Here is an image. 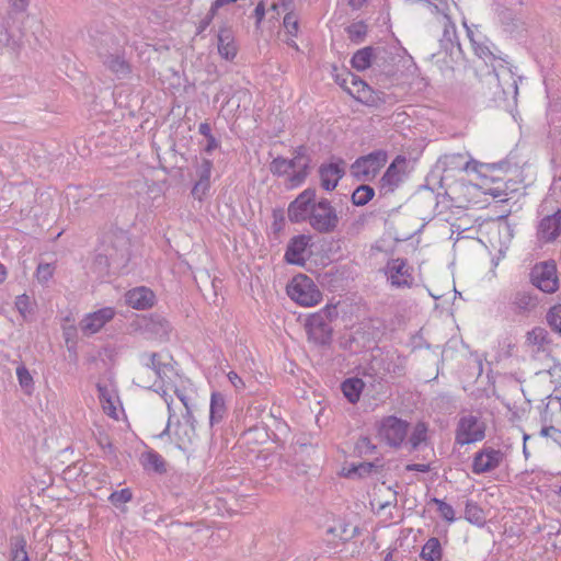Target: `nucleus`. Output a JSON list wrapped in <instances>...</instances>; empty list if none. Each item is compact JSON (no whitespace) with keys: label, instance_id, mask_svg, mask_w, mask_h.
I'll return each instance as SVG.
<instances>
[{"label":"nucleus","instance_id":"obj_1","mask_svg":"<svg viewBox=\"0 0 561 561\" xmlns=\"http://www.w3.org/2000/svg\"><path fill=\"white\" fill-rule=\"evenodd\" d=\"M336 318L335 306H327L309 316L305 323L308 341L319 347H330L333 341L332 321Z\"/></svg>","mask_w":561,"mask_h":561},{"label":"nucleus","instance_id":"obj_2","mask_svg":"<svg viewBox=\"0 0 561 561\" xmlns=\"http://www.w3.org/2000/svg\"><path fill=\"white\" fill-rule=\"evenodd\" d=\"M100 250L115 263V270L124 268L130 259V239L124 230H111L102 238Z\"/></svg>","mask_w":561,"mask_h":561},{"label":"nucleus","instance_id":"obj_3","mask_svg":"<svg viewBox=\"0 0 561 561\" xmlns=\"http://www.w3.org/2000/svg\"><path fill=\"white\" fill-rule=\"evenodd\" d=\"M144 369L138 373V385L144 388H151L158 380L171 379L170 373L173 368L170 364L161 360V355L154 352H145L140 355Z\"/></svg>","mask_w":561,"mask_h":561},{"label":"nucleus","instance_id":"obj_4","mask_svg":"<svg viewBox=\"0 0 561 561\" xmlns=\"http://www.w3.org/2000/svg\"><path fill=\"white\" fill-rule=\"evenodd\" d=\"M388 160V153L383 149L375 150L368 154L358 157L350 168L352 176L360 182L373 181Z\"/></svg>","mask_w":561,"mask_h":561},{"label":"nucleus","instance_id":"obj_5","mask_svg":"<svg viewBox=\"0 0 561 561\" xmlns=\"http://www.w3.org/2000/svg\"><path fill=\"white\" fill-rule=\"evenodd\" d=\"M288 296L297 304L312 307L322 299V294L313 280L307 275L295 276L287 286Z\"/></svg>","mask_w":561,"mask_h":561},{"label":"nucleus","instance_id":"obj_6","mask_svg":"<svg viewBox=\"0 0 561 561\" xmlns=\"http://www.w3.org/2000/svg\"><path fill=\"white\" fill-rule=\"evenodd\" d=\"M529 280L533 286L542 293H556L559 289V277L556 261L547 260L536 263L530 268Z\"/></svg>","mask_w":561,"mask_h":561},{"label":"nucleus","instance_id":"obj_7","mask_svg":"<svg viewBox=\"0 0 561 561\" xmlns=\"http://www.w3.org/2000/svg\"><path fill=\"white\" fill-rule=\"evenodd\" d=\"M96 54L102 65L117 78L122 79L130 75L131 66L125 57V50L119 41L98 50Z\"/></svg>","mask_w":561,"mask_h":561},{"label":"nucleus","instance_id":"obj_8","mask_svg":"<svg viewBox=\"0 0 561 561\" xmlns=\"http://www.w3.org/2000/svg\"><path fill=\"white\" fill-rule=\"evenodd\" d=\"M308 222L316 231L330 233L336 229L339 216L331 202L327 198H321L313 205Z\"/></svg>","mask_w":561,"mask_h":561},{"label":"nucleus","instance_id":"obj_9","mask_svg":"<svg viewBox=\"0 0 561 561\" xmlns=\"http://www.w3.org/2000/svg\"><path fill=\"white\" fill-rule=\"evenodd\" d=\"M377 430L381 440L390 447L399 448L407 438L409 423L396 415H388L381 419Z\"/></svg>","mask_w":561,"mask_h":561},{"label":"nucleus","instance_id":"obj_10","mask_svg":"<svg viewBox=\"0 0 561 561\" xmlns=\"http://www.w3.org/2000/svg\"><path fill=\"white\" fill-rule=\"evenodd\" d=\"M405 158L397 156L394 160L389 164L385 173L379 180V194L380 196H389L394 193L397 188L403 183L404 180V167Z\"/></svg>","mask_w":561,"mask_h":561},{"label":"nucleus","instance_id":"obj_11","mask_svg":"<svg viewBox=\"0 0 561 561\" xmlns=\"http://www.w3.org/2000/svg\"><path fill=\"white\" fill-rule=\"evenodd\" d=\"M485 436L484 424L474 415L460 417L456 428V443L463 446L480 442Z\"/></svg>","mask_w":561,"mask_h":561},{"label":"nucleus","instance_id":"obj_12","mask_svg":"<svg viewBox=\"0 0 561 561\" xmlns=\"http://www.w3.org/2000/svg\"><path fill=\"white\" fill-rule=\"evenodd\" d=\"M196 420L191 410L182 414V420H178L173 430V438L179 449L187 451L197 440Z\"/></svg>","mask_w":561,"mask_h":561},{"label":"nucleus","instance_id":"obj_13","mask_svg":"<svg viewBox=\"0 0 561 561\" xmlns=\"http://www.w3.org/2000/svg\"><path fill=\"white\" fill-rule=\"evenodd\" d=\"M316 204V190L306 188L288 206L287 215L291 222L309 221L313 205Z\"/></svg>","mask_w":561,"mask_h":561},{"label":"nucleus","instance_id":"obj_14","mask_svg":"<svg viewBox=\"0 0 561 561\" xmlns=\"http://www.w3.org/2000/svg\"><path fill=\"white\" fill-rule=\"evenodd\" d=\"M412 271L407 259L401 257L389 260L385 266V274L390 280L391 286L397 288L412 287L414 282Z\"/></svg>","mask_w":561,"mask_h":561},{"label":"nucleus","instance_id":"obj_15","mask_svg":"<svg viewBox=\"0 0 561 561\" xmlns=\"http://www.w3.org/2000/svg\"><path fill=\"white\" fill-rule=\"evenodd\" d=\"M345 76L346 78H342L336 75L335 82L360 102L366 104L375 102L373 90L365 81L350 71H345Z\"/></svg>","mask_w":561,"mask_h":561},{"label":"nucleus","instance_id":"obj_16","mask_svg":"<svg viewBox=\"0 0 561 561\" xmlns=\"http://www.w3.org/2000/svg\"><path fill=\"white\" fill-rule=\"evenodd\" d=\"M504 458L505 455L501 449L483 447L474 454L472 461V472L476 474H482L493 471L501 466Z\"/></svg>","mask_w":561,"mask_h":561},{"label":"nucleus","instance_id":"obj_17","mask_svg":"<svg viewBox=\"0 0 561 561\" xmlns=\"http://www.w3.org/2000/svg\"><path fill=\"white\" fill-rule=\"evenodd\" d=\"M394 59L393 54L387 48L376 47L371 72L376 77L377 82L383 83L396 75Z\"/></svg>","mask_w":561,"mask_h":561},{"label":"nucleus","instance_id":"obj_18","mask_svg":"<svg viewBox=\"0 0 561 561\" xmlns=\"http://www.w3.org/2000/svg\"><path fill=\"white\" fill-rule=\"evenodd\" d=\"M512 311L522 317H529L539 306V298L533 290L520 289L511 296Z\"/></svg>","mask_w":561,"mask_h":561},{"label":"nucleus","instance_id":"obj_19","mask_svg":"<svg viewBox=\"0 0 561 561\" xmlns=\"http://www.w3.org/2000/svg\"><path fill=\"white\" fill-rule=\"evenodd\" d=\"M115 313V309L112 307H104L88 313L80 322V330L84 335L98 333L107 322L113 320Z\"/></svg>","mask_w":561,"mask_h":561},{"label":"nucleus","instance_id":"obj_20","mask_svg":"<svg viewBox=\"0 0 561 561\" xmlns=\"http://www.w3.org/2000/svg\"><path fill=\"white\" fill-rule=\"evenodd\" d=\"M345 161L337 159L336 162L321 164L319 168V176L322 188L325 191H333L340 180L345 175Z\"/></svg>","mask_w":561,"mask_h":561},{"label":"nucleus","instance_id":"obj_21","mask_svg":"<svg viewBox=\"0 0 561 561\" xmlns=\"http://www.w3.org/2000/svg\"><path fill=\"white\" fill-rule=\"evenodd\" d=\"M561 234V209L547 215L538 224L537 236L545 242H552Z\"/></svg>","mask_w":561,"mask_h":561},{"label":"nucleus","instance_id":"obj_22","mask_svg":"<svg viewBox=\"0 0 561 561\" xmlns=\"http://www.w3.org/2000/svg\"><path fill=\"white\" fill-rule=\"evenodd\" d=\"M89 36L95 50H101L104 47L114 45L118 42L110 25L94 21L89 27Z\"/></svg>","mask_w":561,"mask_h":561},{"label":"nucleus","instance_id":"obj_23","mask_svg":"<svg viewBox=\"0 0 561 561\" xmlns=\"http://www.w3.org/2000/svg\"><path fill=\"white\" fill-rule=\"evenodd\" d=\"M213 170V162L207 158H203L197 165L196 174L198 176L197 182L192 188V195L194 198L202 201L203 197L208 193L210 188V175Z\"/></svg>","mask_w":561,"mask_h":561},{"label":"nucleus","instance_id":"obj_24","mask_svg":"<svg viewBox=\"0 0 561 561\" xmlns=\"http://www.w3.org/2000/svg\"><path fill=\"white\" fill-rule=\"evenodd\" d=\"M153 291L145 286L136 287L125 294V302L137 310H146L154 304Z\"/></svg>","mask_w":561,"mask_h":561},{"label":"nucleus","instance_id":"obj_25","mask_svg":"<svg viewBox=\"0 0 561 561\" xmlns=\"http://www.w3.org/2000/svg\"><path fill=\"white\" fill-rule=\"evenodd\" d=\"M310 238L305 234L295 236L290 239L285 251V260L295 265H304V253L309 244Z\"/></svg>","mask_w":561,"mask_h":561},{"label":"nucleus","instance_id":"obj_26","mask_svg":"<svg viewBox=\"0 0 561 561\" xmlns=\"http://www.w3.org/2000/svg\"><path fill=\"white\" fill-rule=\"evenodd\" d=\"M145 331L152 334L154 337L164 341L169 339L172 331V325L169 320L158 313H153L145 320Z\"/></svg>","mask_w":561,"mask_h":561},{"label":"nucleus","instance_id":"obj_27","mask_svg":"<svg viewBox=\"0 0 561 561\" xmlns=\"http://www.w3.org/2000/svg\"><path fill=\"white\" fill-rule=\"evenodd\" d=\"M217 39L219 55L226 60H232L237 56L238 51L232 30L228 26L220 27Z\"/></svg>","mask_w":561,"mask_h":561},{"label":"nucleus","instance_id":"obj_28","mask_svg":"<svg viewBox=\"0 0 561 561\" xmlns=\"http://www.w3.org/2000/svg\"><path fill=\"white\" fill-rule=\"evenodd\" d=\"M466 28H467V35L470 39V43H471L474 54L479 58H482L484 60H486V59L494 60L495 56H494L493 51L491 50V47L489 45V39L484 35H482L480 32H478V31L474 32L467 25H466Z\"/></svg>","mask_w":561,"mask_h":561},{"label":"nucleus","instance_id":"obj_29","mask_svg":"<svg viewBox=\"0 0 561 561\" xmlns=\"http://www.w3.org/2000/svg\"><path fill=\"white\" fill-rule=\"evenodd\" d=\"M227 414L226 399L220 392H213L209 407V425L219 424Z\"/></svg>","mask_w":561,"mask_h":561},{"label":"nucleus","instance_id":"obj_30","mask_svg":"<svg viewBox=\"0 0 561 561\" xmlns=\"http://www.w3.org/2000/svg\"><path fill=\"white\" fill-rule=\"evenodd\" d=\"M294 158L299 162L304 160L301 169L294 172L289 178L290 185L298 186L306 180L308 175L310 158L307 156V148L305 146H298L294 151Z\"/></svg>","mask_w":561,"mask_h":561},{"label":"nucleus","instance_id":"obj_31","mask_svg":"<svg viewBox=\"0 0 561 561\" xmlns=\"http://www.w3.org/2000/svg\"><path fill=\"white\" fill-rule=\"evenodd\" d=\"M376 47L366 46L354 53L351 65L357 71L373 70Z\"/></svg>","mask_w":561,"mask_h":561},{"label":"nucleus","instance_id":"obj_32","mask_svg":"<svg viewBox=\"0 0 561 561\" xmlns=\"http://www.w3.org/2000/svg\"><path fill=\"white\" fill-rule=\"evenodd\" d=\"M540 422L543 425L561 424V400L554 398L543 407L540 412Z\"/></svg>","mask_w":561,"mask_h":561},{"label":"nucleus","instance_id":"obj_33","mask_svg":"<svg viewBox=\"0 0 561 561\" xmlns=\"http://www.w3.org/2000/svg\"><path fill=\"white\" fill-rule=\"evenodd\" d=\"M90 270L96 278H104L111 273V270L116 271L115 263L100 249L93 259Z\"/></svg>","mask_w":561,"mask_h":561},{"label":"nucleus","instance_id":"obj_34","mask_svg":"<svg viewBox=\"0 0 561 561\" xmlns=\"http://www.w3.org/2000/svg\"><path fill=\"white\" fill-rule=\"evenodd\" d=\"M26 538L19 534L10 537V561H30Z\"/></svg>","mask_w":561,"mask_h":561},{"label":"nucleus","instance_id":"obj_35","mask_svg":"<svg viewBox=\"0 0 561 561\" xmlns=\"http://www.w3.org/2000/svg\"><path fill=\"white\" fill-rule=\"evenodd\" d=\"M341 389L348 402L356 403L363 392L364 381L359 378H348L342 382Z\"/></svg>","mask_w":561,"mask_h":561},{"label":"nucleus","instance_id":"obj_36","mask_svg":"<svg viewBox=\"0 0 561 561\" xmlns=\"http://www.w3.org/2000/svg\"><path fill=\"white\" fill-rule=\"evenodd\" d=\"M383 469V463L380 459H375L369 462H360L358 465H353L352 468L347 472V477H352L353 474L358 476L359 478L368 477L371 473H379Z\"/></svg>","mask_w":561,"mask_h":561},{"label":"nucleus","instance_id":"obj_37","mask_svg":"<svg viewBox=\"0 0 561 561\" xmlns=\"http://www.w3.org/2000/svg\"><path fill=\"white\" fill-rule=\"evenodd\" d=\"M420 557L425 561H440L443 549L439 539L431 537L422 547Z\"/></svg>","mask_w":561,"mask_h":561},{"label":"nucleus","instance_id":"obj_38","mask_svg":"<svg viewBox=\"0 0 561 561\" xmlns=\"http://www.w3.org/2000/svg\"><path fill=\"white\" fill-rule=\"evenodd\" d=\"M96 389H98L99 399L102 403L103 410L105 411V413L107 415L115 417L116 416V407L114 404L112 391L107 388L106 385H103L100 382L96 385Z\"/></svg>","mask_w":561,"mask_h":561},{"label":"nucleus","instance_id":"obj_39","mask_svg":"<svg viewBox=\"0 0 561 561\" xmlns=\"http://www.w3.org/2000/svg\"><path fill=\"white\" fill-rule=\"evenodd\" d=\"M427 431L428 427L424 422H419L415 424L408 440L410 450H417L423 443H426Z\"/></svg>","mask_w":561,"mask_h":561},{"label":"nucleus","instance_id":"obj_40","mask_svg":"<svg viewBox=\"0 0 561 561\" xmlns=\"http://www.w3.org/2000/svg\"><path fill=\"white\" fill-rule=\"evenodd\" d=\"M375 196V190L368 184H360L357 186L352 194V203L355 206H365L368 204Z\"/></svg>","mask_w":561,"mask_h":561},{"label":"nucleus","instance_id":"obj_41","mask_svg":"<svg viewBox=\"0 0 561 561\" xmlns=\"http://www.w3.org/2000/svg\"><path fill=\"white\" fill-rule=\"evenodd\" d=\"M144 466L148 469L153 470L157 473H165L167 472V462L164 458L158 454L157 451H148L144 455Z\"/></svg>","mask_w":561,"mask_h":561},{"label":"nucleus","instance_id":"obj_42","mask_svg":"<svg viewBox=\"0 0 561 561\" xmlns=\"http://www.w3.org/2000/svg\"><path fill=\"white\" fill-rule=\"evenodd\" d=\"M465 518L474 525L482 526L485 523L483 510L474 502L467 501L465 507Z\"/></svg>","mask_w":561,"mask_h":561},{"label":"nucleus","instance_id":"obj_43","mask_svg":"<svg viewBox=\"0 0 561 561\" xmlns=\"http://www.w3.org/2000/svg\"><path fill=\"white\" fill-rule=\"evenodd\" d=\"M16 377L24 393L31 394L34 391V380L25 365L18 366Z\"/></svg>","mask_w":561,"mask_h":561},{"label":"nucleus","instance_id":"obj_44","mask_svg":"<svg viewBox=\"0 0 561 561\" xmlns=\"http://www.w3.org/2000/svg\"><path fill=\"white\" fill-rule=\"evenodd\" d=\"M368 27L363 21L352 23L347 26L346 32L351 42L355 44L362 43L367 35Z\"/></svg>","mask_w":561,"mask_h":561},{"label":"nucleus","instance_id":"obj_45","mask_svg":"<svg viewBox=\"0 0 561 561\" xmlns=\"http://www.w3.org/2000/svg\"><path fill=\"white\" fill-rule=\"evenodd\" d=\"M546 319L551 330L561 334V304L551 307Z\"/></svg>","mask_w":561,"mask_h":561},{"label":"nucleus","instance_id":"obj_46","mask_svg":"<svg viewBox=\"0 0 561 561\" xmlns=\"http://www.w3.org/2000/svg\"><path fill=\"white\" fill-rule=\"evenodd\" d=\"M527 341L530 344L543 346L545 344L550 342L549 333L546 329L541 327H536L530 332H528Z\"/></svg>","mask_w":561,"mask_h":561},{"label":"nucleus","instance_id":"obj_47","mask_svg":"<svg viewBox=\"0 0 561 561\" xmlns=\"http://www.w3.org/2000/svg\"><path fill=\"white\" fill-rule=\"evenodd\" d=\"M270 171L277 176L286 175L290 172V162L286 158L277 157L270 163Z\"/></svg>","mask_w":561,"mask_h":561},{"label":"nucleus","instance_id":"obj_48","mask_svg":"<svg viewBox=\"0 0 561 561\" xmlns=\"http://www.w3.org/2000/svg\"><path fill=\"white\" fill-rule=\"evenodd\" d=\"M328 533L335 535L342 541H348L356 535L357 527L354 526L350 529V525L341 524L337 527L329 528Z\"/></svg>","mask_w":561,"mask_h":561},{"label":"nucleus","instance_id":"obj_49","mask_svg":"<svg viewBox=\"0 0 561 561\" xmlns=\"http://www.w3.org/2000/svg\"><path fill=\"white\" fill-rule=\"evenodd\" d=\"M377 446L368 436H360L355 444V451L359 456H369L376 453Z\"/></svg>","mask_w":561,"mask_h":561},{"label":"nucleus","instance_id":"obj_50","mask_svg":"<svg viewBox=\"0 0 561 561\" xmlns=\"http://www.w3.org/2000/svg\"><path fill=\"white\" fill-rule=\"evenodd\" d=\"M133 500V492L130 489H122L119 491H114L108 496V501L116 507H119L122 504L130 502Z\"/></svg>","mask_w":561,"mask_h":561},{"label":"nucleus","instance_id":"obj_51","mask_svg":"<svg viewBox=\"0 0 561 561\" xmlns=\"http://www.w3.org/2000/svg\"><path fill=\"white\" fill-rule=\"evenodd\" d=\"M432 502L436 504L437 511L439 512L443 519L448 523L455 522V511L451 505L439 499H432Z\"/></svg>","mask_w":561,"mask_h":561},{"label":"nucleus","instance_id":"obj_52","mask_svg":"<svg viewBox=\"0 0 561 561\" xmlns=\"http://www.w3.org/2000/svg\"><path fill=\"white\" fill-rule=\"evenodd\" d=\"M55 266L50 263H39L36 268V278L41 284H46L54 275Z\"/></svg>","mask_w":561,"mask_h":561},{"label":"nucleus","instance_id":"obj_53","mask_svg":"<svg viewBox=\"0 0 561 561\" xmlns=\"http://www.w3.org/2000/svg\"><path fill=\"white\" fill-rule=\"evenodd\" d=\"M283 24H284V27L286 28L287 33L291 37L297 36L299 24H298V19L294 12L286 13V15L284 16Z\"/></svg>","mask_w":561,"mask_h":561},{"label":"nucleus","instance_id":"obj_54","mask_svg":"<svg viewBox=\"0 0 561 561\" xmlns=\"http://www.w3.org/2000/svg\"><path fill=\"white\" fill-rule=\"evenodd\" d=\"M15 308L18 309V311L21 313V316L23 318L26 317L27 313H31L32 311V308H31V299L27 295L23 294V295H19L15 299Z\"/></svg>","mask_w":561,"mask_h":561},{"label":"nucleus","instance_id":"obj_55","mask_svg":"<svg viewBox=\"0 0 561 561\" xmlns=\"http://www.w3.org/2000/svg\"><path fill=\"white\" fill-rule=\"evenodd\" d=\"M99 446L103 449L104 453L112 457H116V448L112 444L111 438L106 434L100 433L96 438Z\"/></svg>","mask_w":561,"mask_h":561},{"label":"nucleus","instance_id":"obj_56","mask_svg":"<svg viewBox=\"0 0 561 561\" xmlns=\"http://www.w3.org/2000/svg\"><path fill=\"white\" fill-rule=\"evenodd\" d=\"M542 437H551L553 442L561 446V430H558L556 425H543L540 430Z\"/></svg>","mask_w":561,"mask_h":561},{"label":"nucleus","instance_id":"obj_57","mask_svg":"<svg viewBox=\"0 0 561 561\" xmlns=\"http://www.w3.org/2000/svg\"><path fill=\"white\" fill-rule=\"evenodd\" d=\"M165 402H167V405H168V411H169V419H168V424L165 426V428L163 430V432L159 435L160 438H163L164 436H170V433H171V424H172V420L173 417L175 416V413L172 409V401H168V399L165 398Z\"/></svg>","mask_w":561,"mask_h":561},{"label":"nucleus","instance_id":"obj_58","mask_svg":"<svg viewBox=\"0 0 561 561\" xmlns=\"http://www.w3.org/2000/svg\"><path fill=\"white\" fill-rule=\"evenodd\" d=\"M547 373L550 376L552 383L561 386V365H553Z\"/></svg>","mask_w":561,"mask_h":561},{"label":"nucleus","instance_id":"obj_59","mask_svg":"<svg viewBox=\"0 0 561 561\" xmlns=\"http://www.w3.org/2000/svg\"><path fill=\"white\" fill-rule=\"evenodd\" d=\"M0 34L4 37H0V43H2L4 46L11 47L12 49L19 47L18 42L12 38L7 27H3V32L1 31Z\"/></svg>","mask_w":561,"mask_h":561},{"label":"nucleus","instance_id":"obj_60","mask_svg":"<svg viewBox=\"0 0 561 561\" xmlns=\"http://www.w3.org/2000/svg\"><path fill=\"white\" fill-rule=\"evenodd\" d=\"M216 14V11H213V8L210 7V10L209 12L206 14V16L199 22V25H198V34L202 33L203 31H205L209 24L211 23L214 16Z\"/></svg>","mask_w":561,"mask_h":561},{"label":"nucleus","instance_id":"obj_61","mask_svg":"<svg viewBox=\"0 0 561 561\" xmlns=\"http://www.w3.org/2000/svg\"><path fill=\"white\" fill-rule=\"evenodd\" d=\"M407 471L428 472L431 470L430 463H410L405 467Z\"/></svg>","mask_w":561,"mask_h":561},{"label":"nucleus","instance_id":"obj_62","mask_svg":"<svg viewBox=\"0 0 561 561\" xmlns=\"http://www.w3.org/2000/svg\"><path fill=\"white\" fill-rule=\"evenodd\" d=\"M229 381L233 385L236 389H242L244 388L243 380L239 377V375L236 371H230L228 374Z\"/></svg>","mask_w":561,"mask_h":561},{"label":"nucleus","instance_id":"obj_63","mask_svg":"<svg viewBox=\"0 0 561 561\" xmlns=\"http://www.w3.org/2000/svg\"><path fill=\"white\" fill-rule=\"evenodd\" d=\"M206 139H207V144L204 148V152L209 154L213 152V150L217 149L220 146V142L214 136H210Z\"/></svg>","mask_w":561,"mask_h":561},{"label":"nucleus","instance_id":"obj_64","mask_svg":"<svg viewBox=\"0 0 561 561\" xmlns=\"http://www.w3.org/2000/svg\"><path fill=\"white\" fill-rule=\"evenodd\" d=\"M254 16L256 20V24H260L265 16V7L263 2H259L254 9Z\"/></svg>","mask_w":561,"mask_h":561}]
</instances>
